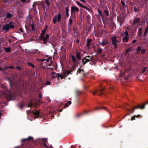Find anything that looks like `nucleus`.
Instances as JSON below:
<instances>
[{"label":"nucleus","instance_id":"1","mask_svg":"<svg viewBox=\"0 0 148 148\" xmlns=\"http://www.w3.org/2000/svg\"><path fill=\"white\" fill-rule=\"evenodd\" d=\"M14 25L12 24V22L11 21L8 23L4 25L2 29L4 32L6 33L11 29L14 28Z\"/></svg>","mask_w":148,"mask_h":148},{"label":"nucleus","instance_id":"2","mask_svg":"<svg viewBox=\"0 0 148 148\" xmlns=\"http://www.w3.org/2000/svg\"><path fill=\"white\" fill-rule=\"evenodd\" d=\"M75 55L76 58L74 56L72 55L71 56L72 60L74 63H76L78 61V60H77L76 58L78 60H80L82 59L81 56L82 54H81V52L76 51L75 52Z\"/></svg>","mask_w":148,"mask_h":148},{"label":"nucleus","instance_id":"3","mask_svg":"<svg viewBox=\"0 0 148 148\" xmlns=\"http://www.w3.org/2000/svg\"><path fill=\"white\" fill-rule=\"evenodd\" d=\"M148 104V101L146 102L145 103L142 104H138L136 106L134 107L133 108L131 109H130L128 108H126V110L128 112H131L132 113H133L135 109H143L145 108V105L146 104Z\"/></svg>","mask_w":148,"mask_h":148},{"label":"nucleus","instance_id":"4","mask_svg":"<svg viewBox=\"0 0 148 148\" xmlns=\"http://www.w3.org/2000/svg\"><path fill=\"white\" fill-rule=\"evenodd\" d=\"M105 89L102 86H100L98 89H96L95 91L92 92L93 95H95L97 92H98V95H101L104 93Z\"/></svg>","mask_w":148,"mask_h":148},{"label":"nucleus","instance_id":"5","mask_svg":"<svg viewBox=\"0 0 148 148\" xmlns=\"http://www.w3.org/2000/svg\"><path fill=\"white\" fill-rule=\"evenodd\" d=\"M116 36H114L111 38L112 44L114 45V48L115 49H116L118 48L117 42H119V41L116 39Z\"/></svg>","mask_w":148,"mask_h":148},{"label":"nucleus","instance_id":"6","mask_svg":"<svg viewBox=\"0 0 148 148\" xmlns=\"http://www.w3.org/2000/svg\"><path fill=\"white\" fill-rule=\"evenodd\" d=\"M91 57L90 56H85L83 58L82 60V65L84 66L86 63L88 62H90Z\"/></svg>","mask_w":148,"mask_h":148},{"label":"nucleus","instance_id":"7","mask_svg":"<svg viewBox=\"0 0 148 148\" xmlns=\"http://www.w3.org/2000/svg\"><path fill=\"white\" fill-rule=\"evenodd\" d=\"M49 38V34H47L45 36H41L40 37L41 40H43V43L44 44H46L47 41Z\"/></svg>","mask_w":148,"mask_h":148},{"label":"nucleus","instance_id":"8","mask_svg":"<svg viewBox=\"0 0 148 148\" xmlns=\"http://www.w3.org/2000/svg\"><path fill=\"white\" fill-rule=\"evenodd\" d=\"M140 19V18H136L133 21V23L132 25H134L137 23H139Z\"/></svg>","mask_w":148,"mask_h":148},{"label":"nucleus","instance_id":"9","mask_svg":"<svg viewBox=\"0 0 148 148\" xmlns=\"http://www.w3.org/2000/svg\"><path fill=\"white\" fill-rule=\"evenodd\" d=\"M79 10L78 8L77 7L72 6L71 7V14H72L73 12L75 11H77L79 12Z\"/></svg>","mask_w":148,"mask_h":148},{"label":"nucleus","instance_id":"10","mask_svg":"<svg viewBox=\"0 0 148 148\" xmlns=\"http://www.w3.org/2000/svg\"><path fill=\"white\" fill-rule=\"evenodd\" d=\"M61 15L60 13H59L58 14L57 16L56 15V22L57 21L58 23L60 22L61 23Z\"/></svg>","mask_w":148,"mask_h":148},{"label":"nucleus","instance_id":"11","mask_svg":"<svg viewBox=\"0 0 148 148\" xmlns=\"http://www.w3.org/2000/svg\"><path fill=\"white\" fill-rule=\"evenodd\" d=\"M63 106V104L61 103L59 106H58V108L57 110H56V111L57 110H58L60 112H62L63 110V108H61V107H62Z\"/></svg>","mask_w":148,"mask_h":148},{"label":"nucleus","instance_id":"12","mask_svg":"<svg viewBox=\"0 0 148 148\" xmlns=\"http://www.w3.org/2000/svg\"><path fill=\"white\" fill-rule=\"evenodd\" d=\"M73 23V19L71 18H70L69 20L68 23V26L69 28H70L72 27Z\"/></svg>","mask_w":148,"mask_h":148},{"label":"nucleus","instance_id":"13","mask_svg":"<svg viewBox=\"0 0 148 148\" xmlns=\"http://www.w3.org/2000/svg\"><path fill=\"white\" fill-rule=\"evenodd\" d=\"M33 114H34L36 116V118L39 116V112L38 110H34L32 111Z\"/></svg>","mask_w":148,"mask_h":148},{"label":"nucleus","instance_id":"14","mask_svg":"<svg viewBox=\"0 0 148 148\" xmlns=\"http://www.w3.org/2000/svg\"><path fill=\"white\" fill-rule=\"evenodd\" d=\"M41 140L44 143V145L46 147H48V146L47 144V143H48L47 140L45 139L44 138H41Z\"/></svg>","mask_w":148,"mask_h":148},{"label":"nucleus","instance_id":"15","mask_svg":"<svg viewBox=\"0 0 148 148\" xmlns=\"http://www.w3.org/2000/svg\"><path fill=\"white\" fill-rule=\"evenodd\" d=\"M141 47L140 46H138L137 47L136 49V53L137 55H138L140 53V51L141 49Z\"/></svg>","mask_w":148,"mask_h":148},{"label":"nucleus","instance_id":"16","mask_svg":"<svg viewBox=\"0 0 148 148\" xmlns=\"http://www.w3.org/2000/svg\"><path fill=\"white\" fill-rule=\"evenodd\" d=\"M6 17L8 18H11L13 17V14L10 13H7L6 15Z\"/></svg>","mask_w":148,"mask_h":148},{"label":"nucleus","instance_id":"17","mask_svg":"<svg viewBox=\"0 0 148 148\" xmlns=\"http://www.w3.org/2000/svg\"><path fill=\"white\" fill-rule=\"evenodd\" d=\"M129 39V36H125L122 39L124 42H126L128 41Z\"/></svg>","mask_w":148,"mask_h":148},{"label":"nucleus","instance_id":"18","mask_svg":"<svg viewBox=\"0 0 148 148\" xmlns=\"http://www.w3.org/2000/svg\"><path fill=\"white\" fill-rule=\"evenodd\" d=\"M136 29V28H134L132 29L131 30V35L132 36H135L134 34L135 33Z\"/></svg>","mask_w":148,"mask_h":148},{"label":"nucleus","instance_id":"19","mask_svg":"<svg viewBox=\"0 0 148 148\" xmlns=\"http://www.w3.org/2000/svg\"><path fill=\"white\" fill-rule=\"evenodd\" d=\"M65 76H62L61 74L59 73H56V76L58 77L57 79H58V77H60L61 79L64 78Z\"/></svg>","mask_w":148,"mask_h":148},{"label":"nucleus","instance_id":"20","mask_svg":"<svg viewBox=\"0 0 148 148\" xmlns=\"http://www.w3.org/2000/svg\"><path fill=\"white\" fill-rule=\"evenodd\" d=\"M99 43L102 46H103L104 45H106L108 44L109 43V42H107L103 41H102V42H99Z\"/></svg>","mask_w":148,"mask_h":148},{"label":"nucleus","instance_id":"21","mask_svg":"<svg viewBox=\"0 0 148 148\" xmlns=\"http://www.w3.org/2000/svg\"><path fill=\"white\" fill-rule=\"evenodd\" d=\"M148 25H147V27H146V28L145 30V32H144V37H145L146 36L147 34L148 33Z\"/></svg>","mask_w":148,"mask_h":148},{"label":"nucleus","instance_id":"22","mask_svg":"<svg viewBox=\"0 0 148 148\" xmlns=\"http://www.w3.org/2000/svg\"><path fill=\"white\" fill-rule=\"evenodd\" d=\"M92 39H88L87 41L86 44L87 47H89L90 45V42L92 41Z\"/></svg>","mask_w":148,"mask_h":148},{"label":"nucleus","instance_id":"23","mask_svg":"<svg viewBox=\"0 0 148 148\" xmlns=\"http://www.w3.org/2000/svg\"><path fill=\"white\" fill-rule=\"evenodd\" d=\"M4 49L5 51L8 53L9 52L11 51V48L10 47H4Z\"/></svg>","mask_w":148,"mask_h":148},{"label":"nucleus","instance_id":"24","mask_svg":"<svg viewBox=\"0 0 148 148\" xmlns=\"http://www.w3.org/2000/svg\"><path fill=\"white\" fill-rule=\"evenodd\" d=\"M88 113V112L86 111H84V112L83 113H80L79 114H77L76 116L77 117H79V116H82L84 114H86Z\"/></svg>","mask_w":148,"mask_h":148},{"label":"nucleus","instance_id":"25","mask_svg":"<svg viewBox=\"0 0 148 148\" xmlns=\"http://www.w3.org/2000/svg\"><path fill=\"white\" fill-rule=\"evenodd\" d=\"M142 29L141 28H139L138 31V34L139 36H140L142 34Z\"/></svg>","mask_w":148,"mask_h":148},{"label":"nucleus","instance_id":"26","mask_svg":"<svg viewBox=\"0 0 148 148\" xmlns=\"http://www.w3.org/2000/svg\"><path fill=\"white\" fill-rule=\"evenodd\" d=\"M65 10H66V16L67 17H68L69 16V8L68 7H66V8Z\"/></svg>","mask_w":148,"mask_h":148},{"label":"nucleus","instance_id":"27","mask_svg":"<svg viewBox=\"0 0 148 148\" xmlns=\"http://www.w3.org/2000/svg\"><path fill=\"white\" fill-rule=\"evenodd\" d=\"M97 51L99 53H102V49L99 46L97 47Z\"/></svg>","mask_w":148,"mask_h":148},{"label":"nucleus","instance_id":"28","mask_svg":"<svg viewBox=\"0 0 148 148\" xmlns=\"http://www.w3.org/2000/svg\"><path fill=\"white\" fill-rule=\"evenodd\" d=\"M131 49L132 48L130 47L127 49L125 52V54L126 55L127 53H129L131 51Z\"/></svg>","mask_w":148,"mask_h":148},{"label":"nucleus","instance_id":"29","mask_svg":"<svg viewBox=\"0 0 148 148\" xmlns=\"http://www.w3.org/2000/svg\"><path fill=\"white\" fill-rule=\"evenodd\" d=\"M141 116L140 115H134L131 118V120L133 121L135 119V117L138 118L139 117Z\"/></svg>","mask_w":148,"mask_h":148},{"label":"nucleus","instance_id":"30","mask_svg":"<svg viewBox=\"0 0 148 148\" xmlns=\"http://www.w3.org/2000/svg\"><path fill=\"white\" fill-rule=\"evenodd\" d=\"M32 139H33V138L31 136H29L28 137V138H25V139H23L22 140V141H23V140H30Z\"/></svg>","mask_w":148,"mask_h":148},{"label":"nucleus","instance_id":"31","mask_svg":"<svg viewBox=\"0 0 148 148\" xmlns=\"http://www.w3.org/2000/svg\"><path fill=\"white\" fill-rule=\"evenodd\" d=\"M146 49H143L141 50V54H145L146 51Z\"/></svg>","mask_w":148,"mask_h":148},{"label":"nucleus","instance_id":"32","mask_svg":"<svg viewBox=\"0 0 148 148\" xmlns=\"http://www.w3.org/2000/svg\"><path fill=\"white\" fill-rule=\"evenodd\" d=\"M75 94L77 97L80 94V92L79 90H76L75 91Z\"/></svg>","mask_w":148,"mask_h":148},{"label":"nucleus","instance_id":"33","mask_svg":"<svg viewBox=\"0 0 148 148\" xmlns=\"http://www.w3.org/2000/svg\"><path fill=\"white\" fill-rule=\"evenodd\" d=\"M32 52L33 53H39V52H38V50L37 49L33 50L32 51Z\"/></svg>","mask_w":148,"mask_h":148},{"label":"nucleus","instance_id":"34","mask_svg":"<svg viewBox=\"0 0 148 148\" xmlns=\"http://www.w3.org/2000/svg\"><path fill=\"white\" fill-rule=\"evenodd\" d=\"M101 109H105L106 110H107V109L104 107H101V108H99L98 107H97L95 108V110H99Z\"/></svg>","mask_w":148,"mask_h":148},{"label":"nucleus","instance_id":"35","mask_svg":"<svg viewBox=\"0 0 148 148\" xmlns=\"http://www.w3.org/2000/svg\"><path fill=\"white\" fill-rule=\"evenodd\" d=\"M45 4H46L47 6H48L49 5V2L48 0H45L44 2Z\"/></svg>","mask_w":148,"mask_h":148},{"label":"nucleus","instance_id":"36","mask_svg":"<svg viewBox=\"0 0 148 148\" xmlns=\"http://www.w3.org/2000/svg\"><path fill=\"white\" fill-rule=\"evenodd\" d=\"M76 3L78 5H79L80 7H82V8H83V7H84V6L82 5V4L79 1H78L76 2Z\"/></svg>","mask_w":148,"mask_h":148},{"label":"nucleus","instance_id":"37","mask_svg":"<svg viewBox=\"0 0 148 148\" xmlns=\"http://www.w3.org/2000/svg\"><path fill=\"white\" fill-rule=\"evenodd\" d=\"M121 2L123 8L127 7V6L125 5L124 2L123 0H121Z\"/></svg>","mask_w":148,"mask_h":148},{"label":"nucleus","instance_id":"38","mask_svg":"<svg viewBox=\"0 0 148 148\" xmlns=\"http://www.w3.org/2000/svg\"><path fill=\"white\" fill-rule=\"evenodd\" d=\"M90 57H91V58L90 59V61L95 62H96V60L93 58V56H91Z\"/></svg>","mask_w":148,"mask_h":148},{"label":"nucleus","instance_id":"39","mask_svg":"<svg viewBox=\"0 0 148 148\" xmlns=\"http://www.w3.org/2000/svg\"><path fill=\"white\" fill-rule=\"evenodd\" d=\"M45 34V30H43L41 32V36H44Z\"/></svg>","mask_w":148,"mask_h":148},{"label":"nucleus","instance_id":"40","mask_svg":"<svg viewBox=\"0 0 148 148\" xmlns=\"http://www.w3.org/2000/svg\"><path fill=\"white\" fill-rule=\"evenodd\" d=\"M90 62H89V64L91 65H94L95 66L96 65V62H92V61H90Z\"/></svg>","mask_w":148,"mask_h":148},{"label":"nucleus","instance_id":"41","mask_svg":"<svg viewBox=\"0 0 148 148\" xmlns=\"http://www.w3.org/2000/svg\"><path fill=\"white\" fill-rule=\"evenodd\" d=\"M134 11L135 12H138L139 11V9L137 8L136 6L134 7Z\"/></svg>","mask_w":148,"mask_h":148},{"label":"nucleus","instance_id":"42","mask_svg":"<svg viewBox=\"0 0 148 148\" xmlns=\"http://www.w3.org/2000/svg\"><path fill=\"white\" fill-rule=\"evenodd\" d=\"M34 105V104L31 102H30L27 104V106L28 107H31L33 106Z\"/></svg>","mask_w":148,"mask_h":148},{"label":"nucleus","instance_id":"43","mask_svg":"<svg viewBox=\"0 0 148 148\" xmlns=\"http://www.w3.org/2000/svg\"><path fill=\"white\" fill-rule=\"evenodd\" d=\"M83 8L87 10L88 11H90L91 10V8H88L86 6H84V7H83Z\"/></svg>","mask_w":148,"mask_h":148},{"label":"nucleus","instance_id":"44","mask_svg":"<svg viewBox=\"0 0 148 148\" xmlns=\"http://www.w3.org/2000/svg\"><path fill=\"white\" fill-rule=\"evenodd\" d=\"M147 67H145L143 68V69L142 70V73H144L147 70Z\"/></svg>","mask_w":148,"mask_h":148},{"label":"nucleus","instance_id":"45","mask_svg":"<svg viewBox=\"0 0 148 148\" xmlns=\"http://www.w3.org/2000/svg\"><path fill=\"white\" fill-rule=\"evenodd\" d=\"M104 13L106 14L107 16H108L109 15V12L108 10H104Z\"/></svg>","mask_w":148,"mask_h":148},{"label":"nucleus","instance_id":"46","mask_svg":"<svg viewBox=\"0 0 148 148\" xmlns=\"http://www.w3.org/2000/svg\"><path fill=\"white\" fill-rule=\"evenodd\" d=\"M124 35H125V36H129V34L127 31H126L124 33Z\"/></svg>","mask_w":148,"mask_h":148},{"label":"nucleus","instance_id":"47","mask_svg":"<svg viewBox=\"0 0 148 148\" xmlns=\"http://www.w3.org/2000/svg\"><path fill=\"white\" fill-rule=\"evenodd\" d=\"M28 65H30L33 68H34L35 67V66L33 64H32L30 62H28Z\"/></svg>","mask_w":148,"mask_h":148},{"label":"nucleus","instance_id":"48","mask_svg":"<svg viewBox=\"0 0 148 148\" xmlns=\"http://www.w3.org/2000/svg\"><path fill=\"white\" fill-rule=\"evenodd\" d=\"M97 11H98V12L99 14L102 17L103 16V15L102 14L101 11L99 9H97Z\"/></svg>","mask_w":148,"mask_h":148},{"label":"nucleus","instance_id":"49","mask_svg":"<svg viewBox=\"0 0 148 148\" xmlns=\"http://www.w3.org/2000/svg\"><path fill=\"white\" fill-rule=\"evenodd\" d=\"M51 59L50 58V57H49V58L47 59H45V62L46 63L47 62H48L49 61V60H50Z\"/></svg>","mask_w":148,"mask_h":148},{"label":"nucleus","instance_id":"50","mask_svg":"<svg viewBox=\"0 0 148 148\" xmlns=\"http://www.w3.org/2000/svg\"><path fill=\"white\" fill-rule=\"evenodd\" d=\"M76 65H74L71 68V70H72V71H73L74 70L75 67H76Z\"/></svg>","mask_w":148,"mask_h":148},{"label":"nucleus","instance_id":"51","mask_svg":"<svg viewBox=\"0 0 148 148\" xmlns=\"http://www.w3.org/2000/svg\"><path fill=\"white\" fill-rule=\"evenodd\" d=\"M71 72H72V70H70V71H67L66 73L67 75H68L71 73Z\"/></svg>","mask_w":148,"mask_h":148},{"label":"nucleus","instance_id":"52","mask_svg":"<svg viewBox=\"0 0 148 148\" xmlns=\"http://www.w3.org/2000/svg\"><path fill=\"white\" fill-rule=\"evenodd\" d=\"M82 71L83 72L84 71H83V70H81L80 69H79L77 71V72H78L79 73H80Z\"/></svg>","mask_w":148,"mask_h":148},{"label":"nucleus","instance_id":"53","mask_svg":"<svg viewBox=\"0 0 148 148\" xmlns=\"http://www.w3.org/2000/svg\"><path fill=\"white\" fill-rule=\"evenodd\" d=\"M37 5V4L35 3H34L33 5V8H34Z\"/></svg>","mask_w":148,"mask_h":148},{"label":"nucleus","instance_id":"54","mask_svg":"<svg viewBox=\"0 0 148 148\" xmlns=\"http://www.w3.org/2000/svg\"><path fill=\"white\" fill-rule=\"evenodd\" d=\"M77 30V29L75 27H73V31H74V32H76Z\"/></svg>","mask_w":148,"mask_h":148},{"label":"nucleus","instance_id":"55","mask_svg":"<svg viewBox=\"0 0 148 148\" xmlns=\"http://www.w3.org/2000/svg\"><path fill=\"white\" fill-rule=\"evenodd\" d=\"M69 106V104H68V103H66L65 104L64 106V107L65 108L66 107H68Z\"/></svg>","mask_w":148,"mask_h":148},{"label":"nucleus","instance_id":"56","mask_svg":"<svg viewBox=\"0 0 148 148\" xmlns=\"http://www.w3.org/2000/svg\"><path fill=\"white\" fill-rule=\"evenodd\" d=\"M53 23L54 24H56V16L54 17L53 19Z\"/></svg>","mask_w":148,"mask_h":148},{"label":"nucleus","instance_id":"57","mask_svg":"<svg viewBox=\"0 0 148 148\" xmlns=\"http://www.w3.org/2000/svg\"><path fill=\"white\" fill-rule=\"evenodd\" d=\"M14 67L13 66H9L7 68H11L12 69H14Z\"/></svg>","mask_w":148,"mask_h":148},{"label":"nucleus","instance_id":"58","mask_svg":"<svg viewBox=\"0 0 148 148\" xmlns=\"http://www.w3.org/2000/svg\"><path fill=\"white\" fill-rule=\"evenodd\" d=\"M77 146L76 145H72L71 146V148H75Z\"/></svg>","mask_w":148,"mask_h":148},{"label":"nucleus","instance_id":"59","mask_svg":"<svg viewBox=\"0 0 148 148\" xmlns=\"http://www.w3.org/2000/svg\"><path fill=\"white\" fill-rule=\"evenodd\" d=\"M16 68L17 69H18L19 70H21V68L18 66H16Z\"/></svg>","mask_w":148,"mask_h":148},{"label":"nucleus","instance_id":"60","mask_svg":"<svg viewBox=\"0 0 148 148\" xmlns=\"http://www.w3.org/2000/svg\"><path fill=\"white\" fill-rule=\"evenodd\" d=\"M50 84V82L49 81H47L46 83V84L47 85H49Z\"/></svg>","mask_w":148,"mask_h":148},{"label":"nucleus","instance_id":"61","mask_svg":"<svg viewBox=\"0 0 148 148\" xmlns=\"http://www.w3.org/2000/svg\"><path fill=\"white\" fill-rule=\"evenodd\" d=\"M69 105H70L71 103V102L70 101H68L67 102Z\"/></svg>","mask_w":148,"mask_h":148},{"label":"nucleus","instance_id":"62","mask_svg":"<svg viewBox=\"0 0 148 148\" xmlns=\"http://www.w3.org/2000/svg\"><path fill=\"white\" fill-rule=\"evenodd\" d=\"M9 42L10 43H11L12 42V39H10L9 40Z\"/></svg>","mask_w":148,"mask_h":148},{"label":"nucleus","instance_id":"63","mask_svg":"<svg viewBox=\"0 0 148 148\" xmlns=\"http://www.w3.org/2000/svg\"><path fill=\"white\" fill-rule=\"evenodd\" d=\"M137 42V41L136 40H133L132 42L133 43H135L136 42Z\"/></svg>","mask_w":148,"mask_h":148},{"label":"nucleus","instance_id":"64","mask_svg":"<svg viewBox=\"0 0 148 148\" xmlns=\"http://www.w3.org/2000/svg\"><path fill=\"white\" fill-rule=\"evenodd\" d=\"M31 27H32V29H34V26L33 25V24H32L31 25Z\"/></svg>","mask_w":148,"mask_h":148}]
</instances>
